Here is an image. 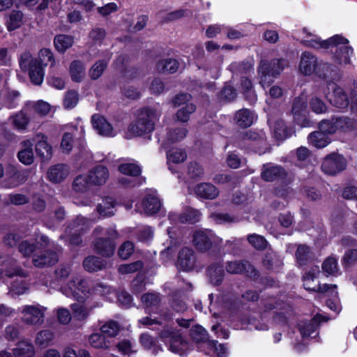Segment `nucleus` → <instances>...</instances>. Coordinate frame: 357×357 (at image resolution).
I'll use <instances>...</instances> for the list:
<instances>
[{"mask_svg":"<svg viewBox=\"0 0 357 357\" xmlns=\"http://www.w3.org/2000/svg\"><path fill=\"white\" fill-rule=\"evenodd\" d=\"M201 213L194 208H188L179 217L173 213H170L169 215V218L172 221H175L177 219L179 222L182 223L190 222L194 223L200 220Z\"/></svg>","mask_w":357,"mask_h":357,"instance_id":"nucleus-31","label":"nucleus"},{"mask_svg":"<svg viewBox=\"0 0 357 357\" xmlns=\"http://www.w3.org/2000/svg\"><path fill=\"white\" fill-rule=\"evenodd\" d=\"M93 234L95 236L100 234H105L107 236L106 238H98L96 239L94 247L97 252L105 257H110L114 254L115 245L113 240L116 238L117 233L114 229H105L101 227H96Z\"/></svg>","mask_w":357,"mask_h":357,"instance_id":"nucleus-9","label":"nucleus"},{"mask_svg":"<svg viewBox=\"0 0 357 357\" xmlns=\"http://www.w3.org/2000/svg\"><path fill=\"white\" fill-rule=\"evenodd\" d=\"M354 127V123L347 117H339L331 120H324L319 123V129L326 134L337 131H347Z\"/></svg>","mask_w":357,"mask_h":357,"instance_id":"nucleus-12","label":"nucleus"},{"mask_svg":"<svg viewBox=\"0 0 357 357\" xmlns=\"http://www.w3.org/2000/svg\"><path fill=\"white\" fill-rule=\"evenodd\" d=\"M255 114L248 109H242L236 112L234 116L235 123L242 128H247L252 125L256 121Z\"/></svg>","mask_w":357,"mask_h":357,"instance_id":"nucleus-29","label":"nucleus"},{"mask_svg":"<svg viewBox=\"0 0 357 357\" xmlns=\"http://www.w3.org/2000/svg\"><path fill=\"white\" fill-rule=\"evenodd\" d=\"M21 150L18 152L19 160L25 165H30L34 161L33 152V142L31 140H24L21 143Z\"/></svg>","mask_w":357,"mask_h":357,"instance_id":"nucleus-28","label":"nucleus"},{"mask_svg":"<svg viewBox=\"0 0 357 357\" xmlns=\"http://www.w3.org/2000/svg\"><path fill=\"white\" fill-rule=\"evenodd\" d=\"M322 269L324 272L328 275H337L338 268L337 259L333 257H328L324 261Z\"/></svg>","mask_w":357,"mask_h":357,"instance_id":"nucleus-58","label":"nucleus"},{"mask_svg":"<svg viewBox=\"0 0 357 357\" xmlns=\"http://www.w3.org/2000/svg\"><path fill=\"white\" fill-rule=\"evenodd\" d=\"M105 266V261L96 257H88L83 261L84 269L89 272L100 271Z\"/></svg>","mask_w":357,"mask_h":357,"instance_id":"nucleus-49","label":"nucleus"},{"mask_svg":"<svg viewBox=\"0 0 357 357\" xmlns=\"http://www.w3.org/2000/svg\"><path fill=\"white\" fill-rule=\"evenodd\" d=\"M116 202L112 197H106L98 204L97 211L102 217H108L114 214Z\"/></svg>","mask_w":357,"mask_h":357,"instance_id":"nucleus-42","label":"nucleus"},{"mask_svg":"<svg viewBox=\"0 0 357 357\" xmlns=\"http://www.w3.org/2000/svg\"><path fill=\"white\" fill-rule=\"evenodd\" d=\"M13 351L14 357H33L35 354L33 345L27 340L19 342Z\"/></svg>","mask_w":357,"mask_h":357,"instance_id":"nucleus-34","label":"nucleus"},{"mask_svg":"<svg viewBox=\"0 0 357 357\" xmlns=\"http://www.w3.org/2000/svg\"><path fill=\"white\" fill-rule=\"evenodd\" d=\"M91 225V222L82 216H78L76 220L68 227L67 234L65 236L66 241L71 245H79L82 240L81 232L86 230Z\"/></svg>","mask_w":357,"mask_h":357,"instance_id":"nucleus-11","label":"nucleus"},{"mask_svg":"<svg viewBox=\"0 0 357 357\" xmlns=\"http://www.w3.org/2000/svg\"><path fill=\"white\" fill-rule=\"evenodd\" d=\"M288 62L284 59H273L270 62L261 61L258 68L259 83L264 89L268 88L273 82V79L278 75Z\"/></svg>","mask_w":357,"mask_h":357,"instance_id":"nucleus-8","label":"nucleus"},{"mask_svg":"<svg viewBox=\"0 0 357 357\" xmlns=\"http://www.w3.org/2000/svg\"><path fill=\"white\" fill-rule=\"evenodd\" d=\"M160 116V112L151 107H146L139 109L135 115V119L128 126L125 132L127 139L133 137L149 135L154 128L155 123Z\"/></svg>","mask_w":357,"mask_h":357,"instance_id":"nucleus-4","label":"nucleus"},{"mask_svg":"<svg viewBox=\"0 0 357 357\" xmlns=\"http://www.w3.org/2000/svg\"><path fill=\"white\" fill-rule=\"evenodd\" d=\"M107 63L105 60H100L96 62L91 68L89 75L93 79H96L100 77L107 67Z\"/></svg>","mask_w":357,"mask_h":357,"instance_id":"nucleus-64","label":"nucleus"},{"mask_svg":"<svg viewBox=\"0 0 357 357\" xmlns=\"http://www.w3.org/2000/svg\"><path fill=\"white\" fill-rule=\"evenodd\" d=\"M58 261L57 254L54 252L45 251L40 255H34L33 257V263L35 266L43 267L45 266H51Z\"/></svg>","mask_w":357,"mask_h":357,"instance_id":"nucleus-33","label":"nucleus"},{"mask_svg":"<svg viewBox=\"0 0 357 357\" xmlns=\"http://www.w3.org/2000/svg\"><path fill=\"white\" fill-rule=\"evenodd\" d=\"M71 310L74 317L77 320L82 321L88 318L92 310V307H87L83 305L74 303L71 305Z\"/></svg>","mask_w":357,"mask_h":357,"instance_id":"nucleus-53","label":"nucleus"},{"mask_svg":"<svg viewBox=\"0 0 357 357\" xmlns=\"http://www.w3.org/2000/svg\"><path fill=\"white\" fill-rule=\"evenodd\" d=\"M210 218L217 224H230L239 221L238 217L225 213H212Z\"/></svg>","mask_w":357,"mask_h":357,"instance_id":"nucleus-55","label":"nucleus"},{"mask_svg":"<svg viewBox=\"0 0 357 357\" xmlns=\"http://www.w3.org/2000/svg\"><path fill=\"white\" fill-rule=\"evenodd\" d=\"M162 204L155 190H150L144 197L142 203L137 205V210L148 215H153L161 209Z\"/></svg>","mask_w":357,"mask_h":357,"instance_id":"nucleus-14","label":"nucleus"},{"mask_svg":"<svg viewBox=\"0 0 357 357\" xmlns=\"http://www.w3.org/2000/svg\"><path fill=\"white\" fill-rule=\"evenodd\" d=\"M269 123L276 139L283 140L291 135L283 121L272 122L269 120Z\"/></svg>","mask_w":357,"mask_h":357,"instance_id":"nucleus-41","label":"nucleus"},{"mask_svg":"<svg viewBox=\"0 0 357 357\" xmlns=\"http://www.w3.org/2000/svg\"><path fill=\"white\" fill-rule=\"evenodd\" d=\"M6 176L2 185L6 188H12L24 183L28 175L26 171H18L15 166L9 165L6 168Z\"/></svg>","mask_w":357,"mask_h":357,"instance_id":"nucleus-18","label":"nucleus"},{"mask_svg":"<svg viewBox=\"0 0 357 357\" xmlns=\"http://www.w3.org/2000/svg\"><path fill=\"white\" fill-rule=\"evenodd\" d=\"M187 130L184 128H180L174 130H170L167 134V140L168 142H178L185 137Z\"/></svg>","mask_w":357,"mask_h":357,"instance_id":"nucleus-63","label":"nucleus"},{"mask_svg":"<svg viewBox=\"0 0 357 357\" xmlns=\"http://www.w3.org/2000/svg\"><path fill=\"white\" fill-rule=\"evenodd\" d=\"M116 347L117 348L118 351L123 355L130 356L132 354L137 352L135 345L127 340L119 342L116 344Z\"/></svg>","mask_w":357,"mask_h":357,"instance_id":"nucleus-62","label":"nucleus"},{"mask_svg":"<svg viewBox=\"0 0 357 357\" xmlns=\"http://www.w3.org/2000/svg\"><path fill=\"white\" fill-rule=\"evenodd\" d=\"M284 174V170L278 167L272 165H266L264 166L261 172L262 178L267 181H272Z\"/></svg>","mask_w":357,"mask_h":357,"instance_id":"nucleus-46","label":"nucleus"},{"mask_svg":"<svg viewBox=\"0 0 357 357\" xmlns=\"http://www.w3.org/2000/svg\"><path fill=\"white\" fill-rule=\"evenodd\" d=\"M139 342L144 349L149 350L152 349V351L155 354L158 353L159 350H161L160 347L155 345L153 337L148 333H142L140 335Z\"/></svg>","mask_w":357,"mask_h":357,"instance_id":"nucleus-57","label":"nucleus"},{"mask_svg":"<svg viewBox=\"0 0 357 357\" xmlns=\"http://www.w3.org/2000/svg\"><path fill=\"white\" fill-rule=\"evenodd\" d=\"M178 68V61L176 59L161 60L157 64V70L162 73H175Z\"/></svg>","mask_w":357,"mask_h":357,"instance_id":"nucleus-52","label":"nucleus"},{"mask_svg":"<svg viewBox=\"0 0 357 357\" xmlns=\"http://www.w3.org/2000/svg\"><path fill=\"white\" fill-rule=\"evenodd\" d=\"M319 273V267L313 268L310 272L306 273L303 277V286L306 290L325 292L326 288H329V284H324L323 285L319 284L315 282L317 275Z\"/></svg>","mask_w":357,"mask_h":357,"instance_id":"nucleus-24","label":"nucleus"},{"mask_svg":"<svg viewBox=\"0 0 357 357\" xmlns=\"http://www.w3.org/2000/svg\"><path fill=\"white\" fill-rule=\"evenodd\" d=\"M49 63L52 66L54 63V55L50 49H42L38 59H33L31 54L24 52L20 59V66L23 70H28L32 83L40 85L44 79V68Z\"/></svg>","mask_w":357,"mask_h":357,"instance_id":"nucleus-3","label":"nucleus"},{"mask_svg":"<svg viewBox=\"0 0 357 357\" xmlns=\"http://www.w3.org/2000/svg\"><path fill=\"white\" fill-rule=\"evenodd\" d=\"M109 176L108 169L102 165L93 167L88 174L91 185L100 186L106 183Z\"/></svg>","mask_w":357,"mask_h":357,"instance_id":"nucleus-25","label":"nucleus"},{"mask_svg":"<svg viewBox=\"0 0 357 357\" xmlns=\"http://www.w3.org/2000/svg\"><path fill=\"white\" fill-rule=\"evenodd\" d=\"M61 291L66 296L73 298L81 303L85 302L93 294L105 296L109 301H112V298L109 296L114 293L110 287L102 283L96 284L91 290L87 282L77 275H73L70 280L61 287Z\"/></svg>","mask_w":357,"mask_h":357,"instance_id":"nucleus-2","label":"nucleus"},{"mask_svg":"<svg viewBox=\"0 0 357 357\" xmlns=\"http://www.w3.org/2000/svg\"><path fill=\"white\" fill-rule=\"evenodd\" d=\"M301 43L307 47L314 49L326 50L330 43V38L327 40H321L317 35L310 32L304 28L302 31Z\"/></svg>","mask_w":357,"mask_h":357,"instance_id":"nucleus-22","label":"nucleus"},{"mask_svg":"<svg viewBox=\"0 0 357 357\" xmlns=\"http://www.w3.org/2000/svg\"><path fill=\"white\" fill-rule=\"evenodd\" d=\"M190 335L192 340L199 345L198 349L203 351L206 347V342H211L208 339V334L206 330L201 326H195L190 331Z\"/></svg>","mask_w":357,"mask_h":357,"instance_id":"nucleus-32","label":"nucleus"},{"mask_svg":"<svg viewBox=\"0 0 357 357\" xmlns=\"http://www.w3.org/2000/svg\"><path fill=\"white\" fill-rule=\"evenodd\" d=\"M307 96L305 93L301 94L296 98L293 102L291 113L294 121L301 126L305 127L308 125L305 119L307 113Z\"/></svg>","mask_w":357,"mask_h":357,"instance_id":"nucleus-17","label":"nucleus"},{"mask_svg":"<svg viewBox=\"0 0 357 357\" xmlns=\"http://www.w3.org/2000/svg\"><path fill=\"white\" fill-rule=\"evenodd\" d=\"M47 307L36 303L33 305H24L18 310L21 314V320L23 323L31 326H39L44 321Z\"/></svg>","mask_w":357,"mask_h":357,"instance_id":"nucleus-10","label":"nucleus"},{"mask_svg":"<svg viewBox=\"0 0 357 357\" xmlns=\"http://www.w3.org/2000/svg\"><path fill=\"white\" fill-rule=\"evenodd\" d=\"M91 122L93 128L100 135L105 137H114L116 132L106 119L98 114L92 116Z\"/></svg>","mask_w":357,"mask_h":357,"instance_id":"nucleus-26","label":"nucleus"},{"mask_svg":"<svg viewBox=\"0 0 357 357\" xmlns=\"http://www.w3.org/2000/svg\"><path fill=\"white\" fill-rule=\"evenodd\" d=\"M307 139L310 144L317 149L324 148L331 142L328 135L321 130L310 134Z\"/></svg>","mask_w":357,"mask_h":357,"instance_id":"nucleus-35","label":"nucleus"},{"mask_svg":"<svg viewBox=\"0 0 357 357\" xmlns=\"http://www.w3.org/2000/svg\"><path fill=\"white\" fill-rule=\"evenodd\" d=\"M346 167L345 158L342 155L333 153L325 157L321 169L327 174L335 175L344 169Z\"/></svg>","mask_w":357,"mask_h":357,"instance_id":"nucleus-13","label":"nucleus"},{"mask_svg":"<svg viewBox=\"0 0 357 357\" xmlns=\"http://www.w3.org/2000/svg\"><path fill=\"white\" fill-rule=\"evenodd\" d=\"M331 70V65L319 61L318 58L309 52L301 54L298 64V72L304 76L315 75L325 78Z\"/></svg>","mask_w":357,"mask_h":357,"instance_id":"nucleus-7","label":"nucleus"},{"mask_svg":"<svg viewBox=\"0 0 357 357\" xmlns=\"http://www.w3.org/2000/svg\"><path fill=\"white\" fill-rule=\"evenodd\" d=\"M23 24V13L20 10H13L6 22L9 31L19 29Z\"/></svg>","mask_w":357,"mask_h":357,"instance_id":"nucleus-45","label":"nucleus"},{"mask_svg":"<svg viewBox=\"0 0 357 357\" xmlns=\"http://www.w3.org/2000/svg\"><path fill=\"white\" fill-rule=\"evenodd\" d=\"M310 109L317 114H324L327 112L326 105L317 96H312L309 101Z\"/></svg>","mask_w":357,"mask_h":357,"instance_id":"nucleus-56","label":"nucleus"},{"mask_svg":"<svg viewBox=\"0 0 357 357\" xmlns=\"http://www.w3.org/2000/svg\"><path fill=\"white\" fill-rule=\"evenodd\" d=\"M0 275L5 274L8 277L19 276L15 278L9 287V293L12 296H20L26 294L29 290V284L23 278L25 274L23 270L16 264V260L8 255H0Z\"/></svg>","mask_w":357,"mask_h":357,"instance_id":"nucleus-5","label":"nucleus"},{"mask_svg":"<svg viewBox=\"0 0 357 357\" xmlns=\"http://www.w3.org/2000/svg\"><path fill=\"white\" fill-rule=\"evenodd\" d=\"M89 342L91 347L96 349H109L111 347L112 342L105 335L95 333L89 337Z\"/></svg>","mask_w":357,"mask_h":357,"instance_id":"nucleus-38","label":"nucleus"},{"mask_svg":"<svg viewBox=\"0 0 357 357\" xmlns=\"http://www.w3.org/2000/svg\"><path fill=\"white\" fill-rule=\"evenodd\" d=\"M69 169L66 165L59 164L52 166L47 172V178L52 183H60L68 175Z\"/></svg>","mask_w":357,"mask_h":357,"instance_id":"nucleus-30","label":"nucleus"},{"mask_svg":"<svg viewBox=\"0 0 357 357\" xmlns=\"http://www.w3.org/2000/svg\"><path fill=\"white\" fill-rule=\"evenodd\" d=\"M218 238L210 229H199L195 231L193 242L196 248L202 251L210 249L213 243H218Z\"/></svg>","mask_w":357,"mask_h":357,"instance_id":"nucleus-15","label":"nucleus"},{"mask_svg":"<svg viewBox=\"0 0 357 357\" xmlns=\"http://www.w3.org/2000/svg\"><path fill=\"white\" fill-rule=\"evenodd\" d=\"M195 256L194 251L188 247L182 248L178 255L176 266L183 271H189L195 266Z\"/></svg>","mask_w":357,"mask_h":357,"instance_id":"nucleus-21","label":"nucleus"},{"mask_svg":"<svg viewBox=\"0 0 357 357\" xmlns=\"http://www.w3.org/2000/svg\"><path fill=\"white\" fill-rule=\"evenodd\" d=\"M226 270L231 274H241L245 272L250 277H254L257 275L255 268L247 261H229L226 265Z\"/></svg>","mask_w":357,"mask_h":357,"instance_id":"nucleus-27","label":"nucleus"},{"mask_svg":"<svg viewBox=\"0 0 357 357\" xmlns=\"http://www.w3.org/2000/svg\"><path fill=\"white\" fill-rule=\"evenodd\" d=\"M54 43L58 52H64L66 50L73 46L74 38L70 36L60 34L55 36Z\"/></svg>","mask_w":357,"mask_h":357,"instance_id":"nucleus-47","label":"nucleus"},{"mask_svg":"<svg viewBox=\"0 0 357 357\" xmlns=\"http://www.w3.org/2000/svg\"><path fill=\"white\" fill-rule=\"evenodd\" d=\"M70 74L75 82H80L85 75L84 65L79 61H74L70 66Z\"/></svg>","mask_w":357,"mask_h":357,"instance_id":"nucleus-50","label":"nucleus"},{"mask_svg":"<svg viewBox=\"0 0 357 357\" xmlns=\"http://www.w3.org/2000/svg\"><path fill=\"white\" fill-rule=\"evenodd\" d=\"M35 144V151L38 157L43 160H48L52 158V146L47 142V137L42 133L36 134L33 138Z\"/></svg>","mask_w":357,"mask_h":357,"instance_id":"nucleus-20","label":"nucleus"},{"mask_svg":"<svg viewBox=\"0 0 357 357\" xmlns=\"http://www.w3.org/2000/svg\"><path fill=\"white\" fill-rule=\"evenodd\" d=\"M328 90H331L332 92H324L325 96L333 105L340 109L348 106V97L342 88L335 83H330L328 85Z\"/></svg>","mask_w":357,"mask_h":357,"instance_id":"nucleus-16","label":"nucleus"},{"mask_svg":"<svg viewBox=\"0 0 357 357\" xmlns=\"http://www.w3.org/2000/svg\"><path fill=\"white\" fill-rule=\"evenodd\" d=\"M195 193L205 199H214L218 195V190L211 183H201L196 186Z\"/></svg>","mask_w":357,"mask_h":357,"instance_id":"nucleus-36","label":"nucleus"},{"mask_svg":"<svg viewBox=\"0 0 357 357\" xmlns=\"http://www.w3.org/2000/svg\"><path fill=\"white\" fill-rule=\"evenodd\" d=\"M101 333L107 337H114L119 334L120 326L114 321H108L100 327Z\"/></svg>","mask_w":357,"mask_h":357,"instance_id":"nucleus-54","label":"nucleus"},{"mask_svg":"<svg viewBox=\"0 0 357 357\" xmlns=\"http://www.w3.org/2000/svg\"><path fill=\"white\" fill-rule=\"evenodd\" d=\"M242 92L244 93L245 98L250 102L256 100V96L252 90V84L250 79L243 77L241 79Z\"/></svg>","mask_w":357,"mask_h":357,"instance_id":"nucleus-60","label":"nucleus"},{"mask_svg":"<svg viewBox=\"0 0 357 357\" xmlns=\"http://www.w3.org/2000/svg\"><path fill=\"white\" fill-rule=\"evenodd\" d=\"M119 171L126 176L130 178H121L119 181L122 185L128 187H134L138 185L136 182L135 177L141 173L140 167L135 163H123L119 166Z\"/></svg>","mask_w":357,"mask_h":357,"instance_id":"nucleus-19","label":"nucleus"},{"mask_svg":"<svg viewBox=\"0 0 357 357\" xmlns=\"http://www.w3.org/2000/svg\"><path fill=\"white\" fill-rule=\"evenodd\" d=\"M195 110V107L192 103H188L184 107L179 109L176 113V117L178 121L186 122L189 120L190 115Z\"/></svg>","mask_w":357,"mask_h":357,"instance_id":"nucleus-61","label":"nucleus"},{"mask_svg":"<svg viewBox=\"0 0 357 357\" xmlns=\"http://www.w3.org/2000/svg\"><path fill=\"white\" fill-rule=\"evenodd\" d=\"M9 119L15 128L18 130H24L30 121V116L25 110H22L10 116Z\"/></svg>","mask_w":357,"mask_h":357,"instance_id":"nucleus-37","label":"nucleus"},{"mask_svg":"<svg viewBox=\"0 0 357 357\" xmlns=\"http://www.w3.org/2000/svg\"><path fill=\"white\" fill-rule=\"evenodd\" d=\"M203 351L213 357L227 356V350L225 347L221 344H218L217 341L206 342V347L203 349Z\"/></svg>","mask_w":357,"mask_h":357,"instance_id":"nucleus-44","label":"nucleus"},{"mask_svg":"<svg viewBox=\"0 0 357 357\" xmlns=\"http://www.w3.org/2000/svg\"><path fill=\"white\" fill-rule=\"evenodd\" d=\"M54 334L50 330H43L36 335L35 343L37 346L45 348L51 344L54 340Z\"/></svg>","mask_w":357,"mask_h":357,"instance_id":"nucleus-48","label":"nucleus"},{"mask_svg":"<svg viewBox=\"0 0 357 357\" xmlns=\"http://www.w3.org/2000/svg\"><path fill=\"white\" fill-rule=\"evenodd\" d=\"M187 155L185 152L181 149L173 148L167 153V165L171 171H174L172 164H178L183 162Z\"/></svg>","mask_w":357,"mask_h":357,"instance_id":"nucleus-39","label":"nucleus"},{"mask_svg":"<svg viewBox=\"0 0 357 357\" xmlns=\"http://www.w3.org/2000/svg\"><path fill=\"white\" fill-rule=\"evenodd\" d=\"M269 123L276 139L283 140L291 135L283 121L272 122L269 120Z\"/></svg>","mask_w":357,"mask_h":357,"instance_id":"nucleus-40","label":"nucleus"},{"mask_svg":"<svg viewBox=\"0 0 357 357\" xmlns=\"http://www.w3.org/2000/svg\"><path fill=\"white\" fill-rule=\"evenodd\" d=\"M208 274L211 282L214 284H219L224 276V270L220 264H214L210 266Z\"/></svg>","mask_w":357,"mask_h":357,"instance_id":"nucleus-51","label":"nucleus"},{"mask_svg":"<svg viewBox=\"0 0 357 357\" xmlns=\"http://www.w3.org/2000/svg\"><path fill=\"white\" fill-rule=\"evenodd\" d=\"M89 184L90 183L89 182L88 176L79 175L75 178L73 188L75 192H84L87 190Z\"/></svg>","mask_w":357,"mask_h":357,"instance_id":"nucleus-59","label":"nucleus"},{"mask_svg":"<svg viewBox=\"0 0 357 357\" xmlns=\"http://www.w3.org/2000/svg\"><path fill=\"white\" fill-rule=\"evenodd\" d=\"M327 321V319L325 317L317 314L310 321L298 324V329L302 336L303 341L305 342L308 337H313L312 334L316 332L318 324L321 321Z\"/></svg>","mask_w":357,"mask_h":357,"instance_id":"nucleus-23","label":"nucleus"},{"mask_svg":"<svg viewBox=\"0 0 357 357\" xmlns=\"http://www.w3.org/2000/svg\"><path fill=\"white\" fill-rule=\"evenodd\" d=\"M142 301L149 316L138 320L139 327L143 326L160 331V339L165 343H169V349L172 352L183 356L191 349V344L182 337L180 331H175L172 328V320L169 315L160 314V317H157L160 302V297L157 294H144Z\"/></svg>","mask_w":357,"mask_h":357,"instance_id":"nucleus-1","label":"nucleus"},{"mask_svg":"<svg viewBox=\"0 0 357 357\" xmlns=\"http://www.w3.org/2000/svg\"><path fill=\"white\" fill-rule=\"evenodd\" d=\"M336 285H329V288H326V291L324 293L328 294V296H331V298H328L326 301V305L331 310L336 313H338L341 310V305L337 297V291L336 290Z\"/></svg>","mask_w":357,"mask_h":357,"instance_id":"nucleus-43","label":"nucleus"},{"mask_svg":"<svg viewBox=\"0 0 357 357\" xmlns=\"http://www.w3.org/2000/svg\"><path fill=\"white\" fill-rule=\"evenodd\" d=\"M326 50L333 54L334 63L338 66H347L351 63L354 50L349 40L342 35L336 34L330 38V43Z\"/></svg>","mask_w":357,"mask_h":357,"instance_id":"nucleus-6","label":"nucleus"}]
</instances>
